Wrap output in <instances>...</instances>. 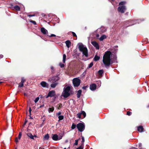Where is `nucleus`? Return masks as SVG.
Returning <instances> with one entry per match:
<instances>
[{"label":"nucleus","instance_id":"1","mask_svg":"<svg viewBox=\"0 0 149 149\" xmlns=\"http://www.w3.org/2000/svg\"><path fill=\"white\" fill-rule=\"evenodd\" d=\"M118 47V46H116L111 48L110 51H107L105 52L103 56L102 61L106 68H108L113 63L111 57L112 56V53L115 54L117 52Z\"/></svg>","mask_w":149,"mask_h":149},{"label":"nucleus","instance_id":"37","mask_svg":"<svg viewBox=\"0 0 149 149\" xmlns=\"http://www.w3.org/2000/svg\"><path fill=\"white\" fill-rule=\"evenodd\" d=\"M39 97H36V99L35 100H34V102H35V103H36L39 100Z\"/></svg>","mask_w":149,"mask_h":149},{"label":"nucleus","instance_id":"25","mask_svg":"<svg viewBox=\"0 0 149 149\" xmlns=\"http://www.w3.org/2000/svg\"><path fill=\"white\" fill-rule=\"evenodd\" d=\"M14 8L17 11H19L20 9V7L17 5L15 6L14 7Z\"/></svg>","mask_w":149,"mask_h":149},{"label":"nucleus","instance_id":"63","mask_svg":"<svg viewBox=\"0 0 149 149\" xmlns=\"http://www.w3.org/2000/svg\"><path fill=\"white\" fill-rule=\"evenodd\" d=\"M39 149H42L41 148V147H40Z\"/></svg>","mask_w":149,"mask_h":149},{"label":"nucleus","instance_id":"19","mask_svg":"<svg viewBox=\"0 0 149 149\" xmlns=\"http://www.w3.org/2000/svg\"><path fill=\"white\" fill-rule=\"evenodd\" d=\"M101 31L102 33H103L107 31L106 28L104 26H102L100 28Z\"/></svg>","mask_w":149,"mask_h":149},{"label":"nucleus","instance_id":"51","mask_svg":"<svg viewBox=\"0 0 149 149\" xmlns=\"http://www.w3.org/2000/svg\"><path fill=\"white\" fill-rule=\"evenodd\" d=\"M139 147H141L142 146V144L141 143H139Z\"/></svg>","mask_w":149,"mask_h":149},{"label":"nucleus","instance_id":"8","mask_svg":"<svg viewBox=\"0 0 149 149\" xmlns=\"http://www.w3.org/2000/svg\"><path fill=\"white\" fill-rule=\"evenodd\" d=\"M126 10V8L125 6H120L118 8V10L119 12L122 13H124Z\"/></svg>","mask_w":149,"mask_h":149},{"label":"nucleus","instance_id":"62","mask_svg":"<svg viewBox=\"0 0 149 149\" xmlns=\"http://www.w3.org/2000/svg\"><path fill=\"white\" fill-rule=\"evenodd\" d=\"M2 82H0V84H1Z\"/></svg>","mask_w":149,"mask_h":149},{"label":"nucleus","instance_id":"50","mask_svg":"<svg viewBox=\"0 0 149 149\" xmlns=\"http://www.w3.org/2000/svg\"><path fill=\"white\" fill-rule=\"evenodd\" d=\"M3 57V55L2 54L0 55V58H1Z\"/></svg>","mask_w":149,"mask_h":149},{"label":"nucleus","instance_id":"40","mask_svg":"<svg viewBox=\"0 0 149 149\" xmlns=\"http://www.w3.org/2000/svg\"><path fill=\"white\" fill-rule=\"evenodd\" d=\"M22 135V133L21 132H19L18 136V139H21Z\"/></svg>","mask_w":149,"mask_h":149},{"label":"nucleus","instance_id":"58","mask_svg":"<svg viewBox=\"0 0 149 149\" xmlns=\"http://www.w3.org/2000/svg\"><path fill=\"white\" fill-rule=\"evenodd\" d=\"M62 105L61 104L60 105H59V107H62Z\"/></svg>","mask_w":149,"mask_h":149},{"label":"nucleus","instance_id":"39","mask_svg":"<svg viewBox=\"0 0 149 149\" xmlns=\"http://www.w3.org/2000/svg\"><path fill=\"white\" fill-rule=\"evenodd\" d=\"M78 140H75V142L74 143V145L77 146L78 144Z\"/></svg>","mask_w":149,"mask_h":149},{"label":"nucleus","instance_id":"16","mask_svg":"<svg viewBox=\"0 0 149 149\" xmlns=\"http://www.w3.org/2000/svg\"><path fill=\"white\" fill-rule=\"evenodd\" d=\"M82 91L81 90H79L78 91L77 93V97L78 98L80 97Z\"/></svg>","mask_w":149,"mask_h":149},{"label":"nucleus","instance_id":"59","mask_svg":"<svg viewBox=\"0 0 149 149\" xmlns=\"http://www.w3.org/2000/svg\"><path fill=\"white\" fill-rule=\"evenodd\" d=\"M110 1L112 2L113 1V0H109Z\"/></svg>","mask_w":149,"mask_h":149},{"label":"nucleus","instance_id":"5","mask_svg":"<svg viewBox=\"0 0 149 149\" xmlns=\"http://www.w3.org/2000/svg\"><path fill=\"white\" fill-rule=\"evenodd\" d=\"M77 127L79 131L82 132L85 129V125L84 123H79L77 125Z\"/></svg>","mask_w":149,"mask_h":149},{"label":"nucleus","instance_id":"64","mask_svg":"<svg viewBox=\"0 0 149 149\" xmlns=\"http://www.w3.org/2000/svg\"><path fill=\"white\" fill-rule=\"evenodd\" d=\"M134 148V149H138V148Z\"/></svg>","mask_w":149,"mask_h":149},{"label":"nucleus","instance_id":"29","mask_svg":"<svg viewBox=\"0 0 149 149\" xmlns=\"http://www.w3.org/2000/svg\"><path fill=\"white\" fill-rule=\"evenodd\" d=\"M126 2L125 1H121L119 3V6H123L125 3Z\"/></svg>","mask_w":149,"mask_h":149},{"label":"nucleus","instance_id":"54","mask_svg":"<svg viewBox=\"0 0 149 149\" xmlns=\"http://www.w3.org/2000/svg\"><path fill=\"white\" fill-rule=\"evenodd\" d=\"M44 106V104L41 105V106H40V108L42 107H43Z\"/></svg>","mask_w":149,"mask_h":149},{"label":"nucleus","instance_id":"20","mask_svg":"<svg viewBox=\"0 0 149 149\" xmlns=\"http://www.w3.org/2000/svg\"><path fill=\"white\" fill-rule=\"evenodd\" d=\"M54 107H52L51 108H49L48 109V111L49 113L53 112L54 110Z\"/></svg>","mask_w":149,"mask_h":149},{"label":"nucleus","instance_id":"14","mask_svg":"<svg viewBox=\"0 0 149 149\" xmlns=\"http://www.w3.org/2000/svg\"><path fill=\"white\" fill-rule=\"evenodd\" d=\"M96 85L95 84H91L90 86V88L91 91H94L96 88Z\"/></svg>","mask_w":149,"mask_h":149},{"label":"nucleus","instance_id":"55","mask_svg":"<svg viewBox=\"0 0 149 149\" xmlns=\"http://www.w3.org/2000/svg\"><path fill=\"white\" fill-rule=\"evenodd\" d=\"M29 116H30V119H33V118H32V117L31 116V115H29Z\"/></svg>","mask_w":149,"mask_h":149},{"label":"nucleus","instance_id":"41","mask_svg":"<svg viewBox=\"0 0 149 149\" xmlns=\"http://www.w3.org/2000/svg\"><path fill=\"white\" fill-rule=\"evenodd\" d=\"M25 81V80L24 79V78L23 77L22 78V79H21V82L24 83Z\"/></svg>","mask_w":149,"mask_h":149},{"label":"nucleus","instance_id":"10","mask_svg":"<svg viewBox=\"0 0 149 149\" xmlns=\"http://www.w3.org/2000/svg\"><path fill=\"white\" fill-rule=\"evenodd\" d=\"M91 44L95 48L97 49H99V46L98 44L95 41H93L91 42Z\"/></svg>","mask_w":149,"mask_h":149},{"label":"nucleus","instance_id":"44","mask_svg":"<svg viewBox=\"0 0 149 149\" xmlns=\"http://www.w3.org/2000/svg\"><path fill=\"white\" fill-rule=\"evenodd\" d=\"M29 115H31V109L30 107H29Z\"/></svg>","mask_w":149,"mask_h":149},{"label":"nucleus","instance_id":"12","mask_svg":"<svg viewBox=\"0 0 149 149\" xmlns=\"http://www.w3.org/2000/svg\"><path fill=\"white\" fill-rule=\"evenodd\" d=\"M140 19L134 20L131 21L130 23H132V24L129 25L127 26L133 25L136 23H139V22L140 21Z\"/></svg>","mask_w":149,"mask_h":149},{"label":"nucleus","instance_id":"31","mask_svg":"<svg viewBox=\"0 0 149 149\" xmlns=\"http://www.w3.org/2000/svg\"><path fill=\"white\" fill-rule=\"evenodd\" d=\"M81 114L84 116V118H85L86 116V113L84 111H81Z\"/></svg>","mask_w":149,"mask_h":149},{"label":"nucleus","instance_id":"4","mask_svg":"<svg viewBox=\"0 0 149 149\" xmlns=\"http://www.w3.org/2000/svg\"><path fill=\"white\" fill-rule=\"evenodd\" d=\"M79 51L82 52L83 55L86 57H87L88 56L87 49L86 47L82 43H79L78 45Z\"/></svg>","mask_w":149,"mask_h":149},{"label":"nucleus","instance_id":"23","mask_svg":"<svg viewBox=\"0 0 149 149\" xmlns=\"http://www.w3.org/2000/svg\"><path fill=\"white\" fill-rule=\"evenodd\" d=\"M100 58V57L99 56H97V55H96L94 57V58H93V60L95 61H97L99 60Z\"/></svg>","mask_w":149,"mask_h":149},{"label":"nucleus","instance_id":"33","mask_svg":"<svg viewBox=\"0 0 149 149\" xmlns=\"http://www.w3.org/2000/svg\"><path fill=\"white\" fill-rule=\"evenodd\" d=\"M93 65V62H92L89 65L88 68H91Z\"/></svg>","mask_w":149,"mask_h":149},{"label":"nucleus","instance_id":"52","mask_svg":"<svg viewBox=\"0 0 149 149\" xmlns=\"http://www.w3.org/2000/svg\"><path fill=\"white\" fill-rule=\"evenodd\" d=\"M98 83L99 84H100V85H99V87H100V86H101V82L100 81H98Z\"/></svg>","mask_w":149,"mask_h":149},{"label":"nucleus","instance_id":"56","mask_svg":"<svg viewBox=\"0 0 149 149\" xmlns=\"http://www.w3.org/2000/svg\"><path fill=\"white\" fill-rule=\"evenodd\" d=\"M51 68L52 70H53L54 69V67L53 66H51Z\"/></svg>","mask_w":149,"mask_h":149},{"label":"nucleus","instance_id":"18","mask_svg":"<svg viewBox=\"0 0 149 149\" xmlns=\"http://www.w3.org/2000/svg\"><path fill=\"white\" fill-rule=\"evenodd\" d=\"M65 43L66 44V45L68 48H69L70 45L71 43V42L69 40H67L65 41Z\"/></svg>","mask_w":149,"mask_h":149},{"label":"nucleus","instance_id":"45","mask_svg":"<svg viewBox=\"0 0 149 149\" xmlns=\"http://www.w3.org/2000/svg\"><path fill=\"white\" fill-rule=\"evenodd\" d=\"M61 112L60 111H59L58 112V113H56V115H61Z\"/></svg>","mask_w":149,"mask_h":149},{"label":"nucleus","instance_id":"30","mask_svg":"<svg viewBox=\"0 0 149 149\" xmlns=\"http://www.w3.org/2000/svg\"><path fill=\"white\" fill-rule=\"evenodd\" d=\"M76 126L77 127V125L76 126V125H75L74 123H73L72 125V127H71V128L72 129H74Z\"/></svg>","mask_w":149,"mask_h":149},{"label":"nucleus","instance_id":"42","mask_svg":"<svg viewBox=\"0 0 149 149\" xmlns=\"http://www.w3.org/2000/svg\"><path fill=\"white\" fill-rule=\"evenodd\" d=\"M127 115L128 116H130L132 114V112L129 111H127Z\"/></svg>","mask_w":149,"mask_h":149},{"label":"nucleus","instance_id":"7","mask_svg":"<svg viewBox=\"0 0 149 149\" xmlns=\"http://www.w3.org/2000/svg\"><path fill=\"white\" fill-rule=\"evenodd\" d=\"M40 31L43 34H46L47 35V36L49 37H55L56 36V35L54 34H51L50 35H49L47 34H48V31L47 30L45 29L44 27H42L40 29Z\"/></svg>","mask_w":149,"mask_h":149},{"label":"nucleus","instance_id":"43","mask_svg":"<svg viewBox=\"0 0 149 149\" xmlns=\"http://www.w3.org/2000/svg\"><path fill=\"white\" fill-rule=\"evenodd\" d=\"M72 35L74 37H77V36L75 33H74V32H72Z\"/></svg>","mask_w":149,"mask_h":149},{"label":"nucleus","instance_id":"53","mask_svg":"<svg viewBox=\"0 0 149 149\" xmlns=\"http://www.w3.org/2000/svg\"><path fill=\"white\" fill-rule=\"evenodd\" d=\"M85 72H84L82 74V75H83V76H84L85 75Z\"/></svg>","mask_w":149,"mask_h":149},{"label":"nucleus","instance_id":"2","mask_svg":"<svg viewBox=\"0 0 149 149\" xmlns=\"http://www.w3.org/2000/svg\"><path fill=\"white\" fill-rule=\"evenodd\" d=\"M72 91L71 90L70 86H65L63 88L61 95L64 98H66L72 94Z\"/></svg>","mask_w":149,"mask_h":149},{"label":"nucleus","instance_id":"24","mask_svg":"<svg viewBox=\"0 0 149 149\" xmlns=\"http://www.w3.org/2000/svg\"><path fill=\"white\" fill-rule=\"evenodd\" d=\"M66 55L65 54H64L63 55V63H65L66 60Z\"/></svg>","mask_w":149,"mask_h":149},{"label":"nucleus","instance_id":"28","mask_svg":"<svg viewBox=\"0 0 149 149\" xmlns=\"http://www.w3.org/2000/svg\"><path fill=\"white\" fill-rule=\"evenodd\" d=\"M81 113H78L77 115V118H81Z\"/></svg>","mask_w":149,"mask_h":149},{"label":"nucleus","instance_id":"57","mask_svg":"<svg viewBox=\"0 0 149 149\" xmlns=\"http://www.w3.org/2000/svg\"><path fill=\"white\" fill-rule=\"evenodd\" d=\"M34 136V137H35V138L37 137V136L35 135H34V136Z\"/></svg>","mask_w":149,"mask_h":149},{"label":"nucleus","instance_id":"17","mask_svg":"<svg viewBox=\"0 0 149 149\" xmlns=\"http://www.w3.org/2000/svg\"><path fill=\"white\" fill-rule=\"evenodd\" d=\"M27 135L31 139L34 140L33 136V135L31 133H29L27 134Z\"/></svg>","mask_w":149,"mask_h":149},{"label":"nucleus","instance_id":"48","mask_svg":"<svg viewBox=\"0 0 149 149\" xmlns=\"http://www.w3.org/2000/svg\"><path fill=\"white\" fill-rule=\"evenodd\" d=\"M18 139H18V138H17V137L16 138L15 141V142H17H17H18Z\"/></svg>","mask_w":149,"mask_h":149},{"label":"nucleus","instance_id":"46","mask_svg":"<svg viewBox=\"0 0 149 149\" xmlns=\"http://www.w3.org/2000/svg\"><path fill=\"white\" fill-rule=\"evenodd\" d=\"M28 16L29 17H33V16H35V15H28Z\"/></svg>","mask_w":149,"mask_h":149},{"label":"nucleus","instance_id":"32","mask_svg":"<svg viewBox=\"0 0 149 149\" xmlns=\"http://www.w3.org/2000/svg\"><path fill=\"white\" fill-rule=\"evenodd\" d=\"M64 63H59V66H60V67L61 68H63L65 66V65L64 64H63Z\"/></svg>","mask_w":149,"mask_h":149},{"label":"nucleus","instance_id":"27","mask_svg":"<svg viewBox=\"0 0 149 149\" xmlns=\"http://www.w3.org/2000/svg\"><path fill=\"white\" fill-rule=\"evenodd\" d=\"M59 121L62 120L64 118V116L63 115H60L58 116Z\"/></svg>","mask_w":149,"mask_h":149},{"label":"nucleus","instance_id":"60","mask_svg":"<svg viewBox=\"0 0 149 149\" xmlns=\"http://www.w3.org/2000/svg\"><path fill=\"white\" fill-rule=\"evenodd\" d=\"M26 121H25V122H24V124H26Z\"/></svg>","mask_w":149,"mask_h":149},{"label":"nucleus","instance_id":"22","mask_svg":"<svg viewBox=\"0 0 149 149\" xmlns=\"http://www.w3.org/2000/svg\"><path fill=\"white\" fill-rule=\"evenodd\" d=\"M49 138V134H45L43 138L44 140H48Z\"/></svg>","mask_w":149,"mask_h":149},{"label":"nucleus","instance_id":"21","mask_svg":"<svg viewBox=\"0 0 149 149\" xmlns=\"http://www.w3.org/2000/svg\"><path fill=\"white\" fill-rule=\"evenodd\" d=\"M107 38V36L104 35H102L101 37L99 39L100 41H102L103 40L106 39Z\"/></svg>","mask_w":149,"mask_h":149},{"label":"nucleus","instance_id":"61","mask_svg":"<svg viewBox=\"0 0 149 149\" xmlns=\"http://www.w3.org/2000/svg\"><path fill=\"white\" fill-rule=\"evenodd\" d=\"M147 107L149 108V105Z\"/></svg>","mask_w":149,"mask_h":149},{"label":"nucleus","instance_id":"9","mask_svg":"<svg viewBox=\"0 0 149 149\" xmlns=\"http://www.w3.org/2000/svg\"><path fill=\"white\" fill-rule=\"evenodd\" d=\"M62 137V136L59 135L58 136L56 134L52 135V139L54 141H57L61 139Z\"/></svg>","mask_w":149,"mask_h":149},{"label":"nucleus","instance_id":"26","mask_svg":"<svg viewBox=\"0 0 149 149\" xmlns=\"http://www.w3.org/2000/svg\"><path fill=\"white\" fill-rule=\"evenodd\" d=\"M103 72L104 71L103 70H100L98 71V73L99 75H101L103 73Z\"/></svg>","mask_w":149,"mask_h":149},{"label":"nucleus","instance_id":"15","mask_svg":"<svg viewBox=\"0 0 149 149\" xmlns=\"http://www.w3.org/2000/svg\"><path fill=\"white\" fill-rule=\"evenodd\" d=\"M144 129L142 126H140L137 127V130L140 132H143Z\"/></svg>","mask_w":149,"mask_h":149},{"label":"nucleus","instance_id":"38","mask_svg":"<svg viewBox=\"0 0 149 149\" xmlns=\"http://www.w3.org/2000/svg\"><path fill=\"white\" fill-rule=\"evenodd\" d=\"M84 147L82 145H81V146L77 148L76 149H83Z\"/></svg>","mask_w":149,"mask_h":149},{"label":"nucleus","instance_id":"11","mask_svg":"<svg viewBox=\"0 0 149 149\" xmlns=\"http://www.w3.org/2000/svg\"><path fill=\"white\" fill-rule=\"evenodd\" d=\"M49 94L50 97H54L56 95V93L54 91L52 90L50 91L48 93Z\"/></svg>","mask_w":149,"mask_h":149},{"label":"nucleus","instance_id":"36","mask_svg":"<svg viewBox=\"0 0 149 149\" xmlns=\"http://www.w3.org/2000/svg\"><path fill=\"white\" fill-rule=\"evenodd\" d=\"M24 85V83L22 82H20L19 85V87H22Z\"/></svg>","mask_w":149,"mask_h":149},{"label":"nucleus","instance_id":"13","mask_svg":"<svg viewBox=\"0 0 149 149\" xmlns=\"http://www.w3.org/2000/svg\"><path fill=\"white\" fill-rule=\"evenodd\" d=\"M41 85L44 88H48L49 85L46 82L44 81H42L40 83Z\"/></svg>","mask_w":149,"mask_h":149},{"label":"nucleus","instance_id":"47","mask_svg":"<svg viewBox=\"0 0 149 149\" xmlns=\"http://www.w3.org/2000/svg\"><path fill=\"white\" fill-rule=\"evenodd\" d=\"M87 87V86H84L82 87V88L84 90H86V89Z\"/></svg>","mask_w":149,"mask_h":149},{"label":"nucleus","instance_id":"34","mask_svg":"<svg viewBox=\"0 0 149 149\" xmlns=\"http://www.w3.org/2000/svg\"><path fill=\"white\" fill-rule=\"evenodd\" d=\"M82 143L81 144V145H82L83 146H84V142L85 141L84 139V137L82 136Z\"/></svg>","mask_w":149,"mask_h":149},{"label":"nucleus","instance_id":"6","mask_svg":"<svg viewBox=\"0 0 149 149\" xmlns=\"http://www.w3.org/2000/svg\"><path fill=\"white\" fill-rule=\"evenodd\" d=\"M72 83L74 87H78L81 83L80 80L78 78H75L73 79Z\"/></svg>","mask_w":149,"mask_h":149},{"label":"nucleus","instance_id":"35","mask_svg":"<svg viewBox=\"0 0 149 149\" xmlns=\"http://www.w3.org/2000/svg\"><path fill=\"white\" fill-rule=\"evenodd\" d=\"M30 22L31 23H32L34 25H37V23H36V22L34 21H33V20H30Z\"/></svg>","mask_w":149,"mask_h":149},{"label":"nucleus","instance_id":"3","mask_svg":"<svg viewBox=\"0 0 149 149\" xmlns=\"http://www.w3.org/2000/svg\"><path fill=\"white\" fill-rule=\"evenodd\" d=\"M59 79V77L57 76H53L49 79V81L52 84H51V87L54 88L58 84V81Z\"/></svg>","mask_w":149,"mask_h":149},{"label":"nucleus","instance_id":"49","mask_svg":"<svg viewBox=\"0 0 149 149\" xmlns=\"http://www.w3.org/2000/svg\"><path fill=\"white\" fill-rule=\"evenodd\" d=\"M49 97H50V96L48 94V95H47L45 96V98H48Z\"/></svg>","mask_w":149,"mask_h":149}]
</instances>
